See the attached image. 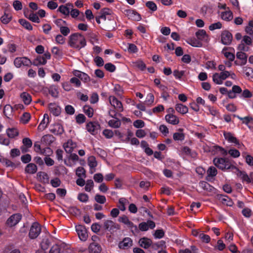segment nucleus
Wrapping results in <instances>:
<instances>
[{
    "mask_svg": "<svg viewBox=\"0 0 253 253\" xmlns=\"http://www.w3.org/2000/svg\"><path fill=\"white\" fill-rule=\"evenodd\" d=\"M243 70L247 77L249 79L253 78V69L250 67H245L243 68Z\"/></svg>",
    "mask_w": 253,
    "mask_h": 253,
    "instance_id": "nucleus-54",
    "label": "nucleus"
},
{
    "mask_svg": "<svg viewBox=\"0 0 253 253\" xmlns=\"http://www.w3.org/2000/svg\"><path fill=\"white\" fill-rule=\"evenodd\" d=\"M84 112L89 117L91 118L93 115L94 111L89 105H85L83 107Z\"/></svg>",
    "mask_w": 253,
    "mask_h": 253,
    "instance_id": "nucleus-42",
    "label": "nucleus"
},
{
    "mask_svg": "<svg viewBox=\"0 0 253 253\" xmlns=\"http://www.w3.org/2000/svg\"><path fill=\"white\" fill-rule=\"evenodd\" d=\"M166 121L169 124L172 125H177L179 120V119L172 114H169L165 116Z\"/></svg>",
    "mask_w": 253,
    "mask_h": 253,
    "instance_id": "nucleus-21",
    "label": "nucleus"
},
{
    "mask_svg": "<svg viewBox=\"0 0 253 253\" xmlns=\"http://www.w3.org/2000/svg\"><path fill=\"white\" fill-rule=\"evenodd\" d=\"M31 119V115L30 113L25 112L23 113L22 116L21 117L20 121L21 122L24 124H26L29 122Z\"/></svg>",
    "mask_w": 253,
    "mask_h": 253,
    "instance_id": "nucleus-52",
    "label": "nucleus"
},
{
    "mask_svg": "<svg viewBox=\"0 0 253 253\" xmlns=\"http://www.w3.org/2000/svg\"><path fill=\"white\" fill-rule=\"evenodd\" d=\"M41 232V228L40 224L37 222H35L32 225L29 233V236L30 238L34 239L38 237Z\"/></svg>",
    "mask_w": 253,
    "mask_h": 253,
    "instance_id": "nucleus-6",
    "label": "nucleus"
},
{
    "mask_svg": "<svg viewBox=\"0 0 253 253\" xmlns=\"http://www.w3.org/2000/svg\"><path fill=\"white\" fill-rule=\"evenodd\" d=\"M88 250L90 253H100L101 248L98 244L93 243L90 244Z\"/></svg>",
    "mask_w": 253,
    "mask_h": 253,
    "instance_id": "nucleus-28",
    "label": "nucleus"
},
{
    "mask_svg": "<svg viewBox=\"0 0 253 253\" xmlns=\"http://www.w3.org/2000/svg\"><path fill=\"white\" fill-rule=\"evenodd\" d=\"M185 136L183 133L175 132L173 133V138L175 141H182L184 139Z\"/></svg>",
    "mask_w": 253,
    "mask_h": 253,
    "instance_id": "nucleus-62",
    "label": "nucleus"
},
{
    "mask_svg": "<svg viewBox=\"0 0 253 253\" xmlns=\"http://www.w3.org/2000/svg\"><path fill=\"white\" fill-rule=\"evenodd\" d=\"M152 243V242L151 239L145 237L140 239L139 241L140 246L145 249L149 248Z\"/></svg>",
    "mask_w": 253,
    "mask_h": 253,
    "instance_id": "nucleus-25",
    "label": "nucleus"
},
{
    "mask_svg": "<svg viewBox=\"0 0 253 253\" xmlns=\"http://www.w3.org/2000/svg\"><path fill=\"white\" fill-rule=\"evenodd\" d=\"M76 230L80 239L82 241L86 240L88 234L86 228L84 226L78 225L76 226Z\"/></svg>",
    "mask_w": 253,
    "mask_h": 253,
    "instance_id": "nucleus-11",
    "label": "nucleus"
},
{
    "mask_svg": "<svg viewBox=\"0 0 253 253\" xmlns=\"http://www.w3.org/2000/svg\"><path fill=\"white\" fill-rule=\"evenodd\" d=\"M219 200L224 205L228 206L231 207L233 204V202L232 200L226 195H220L218 197Z\"/></svg>",
    "mask_w": 253,
    "mask_h": 253,
    "instance_id": "nucleus-26",
    "label": "nucleus"
},
{
    "mask_svg": "<svg viewBox=\"0 0 253 253\" xmlns=\"http://www.w3.org/2000/svg\"><path fill=\"white\" fill-rule=\"evenodd\" d=\"M58 11L65 15H68L70 13L69 8L65 5H61L58 9Z\"/></svg>",
    "mask_w": 253,
    "mask_h": 253,
    "instance_id": "nucleus-61",
    "label": "nucleus"
},
{
    "mask_svg": "<svg viewBox=\"0 0 253 253\" xmlns=\"http://www.w3.org/2000/svg\"><path fill=\"white\" fill-rule=\"evenodd\" d=\"M232 40V36L230 32L228 31H224L222 33L221 40L223 44H229L231 43Z\"/></svg>",
    "mask_w": 253,
    "mask_h": 253,
    "instance_id": "nucleus-16",
    "label": "nucleus"
},
{
    "mask_svg": "<svg viewBox=\"0 0 253 253\" xmlns=\"http://www.w3.org/2000/svg\"><path fill=\"white\" fill-rule=\"evenodd\" d=\"M73 74L75 77L79 78L84 83H87L90 81V77L85 73L78 70H75L74 71Z\"/></svg>",
    "mask_w": 253,
    "mask_h": 253,
    "instance_id": "nucleus-17",
    "label": "nucleus"
},
{
    "mask_svg": "<svg viewBox=\"0 0 253 253\" xmlns=\"http://www.w3.org/2000/svg\"><path fill=\"white\" fill-rule=\"evenodd\" d=\"M243 157H245L246 163L251 166H253V157L250 155H246L244 153L242 154Z\"/></svg>",
    "mask_w": 253,
    "mask_h": 253,
    "instance_id": "nucleus-64",
    "label": "nucleus"
},
{
    "mask_svg": "<svg viewBox=\"0 0 253 253\" xmlns=\"http://www.w3.org/2000/svg\"><path fill=\"white\" fill-rule=\"evenodd\" d=\"M212 81L217 84H221L223 83V80L221 79L220 75L216 73L212 75Z\"/></svg>",
    "mask_w": 253,
    "mask_h": 253,
    "instance_id": "nucleus-49",
    "label": "nucleus"
},
{
    "mask_svg": "<svg viewBox=\"0 0 253 253\" xmlns=\"http://www.w3.org/2000/svg\"><path fill=\"white\" fill-rule=\"evenodd\" d=\"M225 57L228 59L230 61H233L235 59V55L233 53L227 51L226 48H224L222 51Z\"/></svg>",
    "mask_w": 253,
    "mask_h": 253,
    "instance_id": "nucleus-46",
    "label": "nucleus"
},
{
    "mask_svg": "<svg viewBox=\"0 0 253 253\" xmlns=\"http://www.w3.org/2000/svg\"><path fill=\"white\" fill-rule=\"evenodd\" d=\"M175 110L177 112L181 114H185L188 111V107L182 104H176Z\"/></svg>",
    "mask_w": 253,
    "mask_h": 253,
    "instance_id": "nucleus-33",
    "label": "nucleus"
},
{
    "mask_svg": "<svg viewBox=\"0 0 253 253\" xmlns=\"http://www.w3.org/2000/svg\"><path fill=\"white\" fill-rule=\"evenodd\" d=\"M20 97L25 105L30 104L32 101L31 96L26 92H22L20 95Z\"/></svg>",
    "mask_w": 253,
    "mask_h": 253,
    "instance_id": "nucleus-27",
    "label": "nucleus"
},
{
    "mask_svg": "<svg viewBox=\"0 0 253 253\" xmlns=\"http://www.w3.org/2000/svg\"><path fill=\"white\" fill-rule=\"evenodd\" d=\"M132 244L133 242L132 239L129 237H126L122 241L119 242L118 247L120 249L127 250L131 248Z\"/></svg>",
    "mask_w": 253,
    "mask_h": 253,
    "instance_id": "nucleus-13",
    "label": "nucleus"
},
{
    "mask_svg": "<svg viewBox=\"0 0 253 253\" xmlns=\"http://www.w3.org/2000/svg\"><path fill=\"white\" fill-rule=\"evenodd\" d=\"M31 64V60L26 57H16L14 60V65L17 68L22 66H29Z\"/></svg>",
    "mask_w": 253,
    "mask_h": 253,
    "instance_id": "nucleus-8",
    "label": "nucleus"
},
{
    "mask_svg": "<svg viewBox=\"0 0 253 253\" xmlns=\"http://www.w3.org/2000/svg\"><path fill=\"white\" fill-rule=\"evenodd\" d=\"M68 44L71 47L80 49L86 45V40L82 35L76 33L70 36Z\"/></svg>",
    "mask_w": 253,
    "mask_h": 253,
    "instance_id": "nucleus-1",
    "label": "nucleus"
},
{
    "mask_svg": "<svg viewBox=\"0 0 253 253\" xmlns=\"http://www.w3.org/2000/svg\"><path fill=\"white\" fill-rule=\"evenodd\" d=\"M65 247L64 243L59 242L51 247L49 253H61Z\"/></svg>",
    "mask_w": 253,
    "mask_h": 253,
    "instance_id": "nucleus-18",
    "label": "nucleus"
},
{
    "mask_svg": "<svg viewBox=\"0 0 253 253\" xmlns=\"http://www.w3.org/2000/svg\"><path fill=\"white\" fill-rule=\"evenodd\" d=\"M214 165L222 170L235 169L231 162L227 159L223 158H215L213 160Z\"/></svg>",
    "mask_w": 253,
    "mask_h": 253,
    "instance_id": "nucleus-2",
    "label": "nucleus"
},
{
    "mask_svg": "<svg viewBox=\"0 0 253 253\" xmlns=\"http://www.w3.org/2000/svg\"><path fill=\"white\" fill-rule=\"evenodd\" d=\"M155 226V223L153 221L148 220L147 222H142L139 223L138 228L141 231H146L149 228L151 229H154Z\"/></svg>",
    "mask_w": 253,
    "mask_h": 253,
    "instance_id": "nucleus-12",
    "label": "nucleus"
},
{
    "mask_svg": "<svg viewBox=\"0 0 253 253\" xmlns=\"http://www.w3.org/2000/svg\"><path fill=\"white\" fill-rule=\"evenodd\" d=\"M104 227L111 233H113L120 229V226L111 220H107L104 222Z\"/></svg>",
    "mask_w": 253,
    "mask_h": 253,
    "instance_id": "nucleus-4",
    "label": "nucleus"
},
{
    "mask_svg": "<svg viewBox=\"0 0 253 253\" xmlns=\"http://www.w3.org/2000/svg\"><path fill=\"white\" fill-rule=\"evenodd\" d=\"M50 245V242L49 241L48 238L46 237L43 238L41 243V248L43 250H46L48 249Z\"/></svg>",
    "mask_w": 253,
    "mask_h": 253,
    "instance_id": "nucleus-43",
    "label": "nucleus"
},
{
    "mask_svg": "<svg viewBox=\"0 0 253 253\" xmlns=\"http://www.w3.org/2000/svg\"><path fill=\"white\" fill-rule=\"evenodd\" d=\"M88 164L90 169H93L97 166V162L94 157L90 156L88 159Z\"/></svg>",
    "mask_w": 253,
    "mask_h": 253,
    "instance_id": "nucleus-55",
    "label": "nucleus"
},
{
    "mask_svg": "<svg viewBox=\"0 0 253 253\" xmlns=\"http://www.w3.org/2000/svg\"><path fill=\"white\" fill-rule=\"evenodd\" d=\"M134 67L139 69L141 71H144L146 68L145 64L141 60H137L132 62Z\"/></svg>",
    "mask_w": 253,
    "mask_h": 253,
    "instance_id": "nucleus-32",
    "label": "nucleus"
},
{
    "mask_svg": "<svg viewBox=\"0 0 253 253\" xmlns=\"http://www.w3.org/2000/svg\"><path fill=\"white\" fill-rule=\"evenodd\" d=\"M239 175L242 179L243 182H245L247 183H250L251 182L252 179L251 174L249 176L246 172L240 171L239 172Z\"/></svg>",
    "mask_w": 253,
    "mask_h": 253,
    "instance_id": "nucleus-34",
    "label": "nucleus"
},
{
    "mask_svg": "<svg viewBox=\"0 0 253 253\" xmlns=\"http://www.w3.org/2000/svg\"><path fill=\"white\" fill-rule=\"evenodd\" d=\"M185 73L184 71H178L175 70L173 71V74L175 79L181 80L182 76Z\"/></svg>",
    "mask_w": 253,
    "mask_h": 253,
    "instance_id": "nucleus-60",
    "label": "nucleus"
},
{
    "mask_svg": "<svg viewBox=\"0 0 253 253\" xmlns=\"http://www.w3.org/2000/svg\"><path fill=\"white\" fill-rule=\"evenodd\" d=\"M95 201L101 204H103L106 202V199L104 196L96 194L95 196Z\"/></svg>",
    "mask_w": 253,
    "mask_h": 253,
    "instance_id": "nucleus-63",
    "label": "nucleus"
},
{
    "mask_svg": "<svg viewBox=\"0 0 253 253\" xmlns=\"http://www.w3.org/2000/svg\"><path fill=\"white\" fill-rule=\"evenodd\" d=\"M127 203V200L124 198H121L119 200L118 208L122 211H124L126 210L125 205Z\"/></svg>",
    "mask_w": 253,
    "mask_h": 253,
    "instance_id": "nucleus-53",
    "label": "nucleus"
},
{
    "mask_svg": "<svg viewBox=\"0 0 253 253\" xmlns=\"http://www.w3.org/2000/svg\"><path fill=\"white\" fill-rule=\"evenodd\" d=\"M187 43L194 47H201L202 46V42L194 38L188 39Z\"/></svg>",
    "mask_w": 253,
    "mask_h": 253,
    "instance_id": "nucleus-41",
    "label": "nucleus"
},
{
    "mask_svg": "<svg viewBox=\"0 0 253 253\" xmlns=\"http://www.w3.org/2000/svg\"><path fill=\"white\" fill-rule=\"evenodd\" d=\"M49 123V117L47 114H44L43 115V117L40 123V125L38 126V129L40 130H44L47 126L48 124Z\"/></svg>",
    "mask_w": 253,
    "mask_h": 253,
    "instance_id": "nucleus-24",
    "label": "nucleus"
},
{
    "mask_svg": "<svg viewBox=\"0 0 253 253\" xmlns=\"http://www.w3.org/2000/svg\"><path fill=\"white\" fill-rule=\"evenodd\" d=\"M64 131L63 126L60 124H55L50 128V131L55 135L61 134L63 133Z\"/></svg>",
    "mask_w": 253,
    "mask_h": 253,
    "instance_id": "nucleus-19",
    "label": "nucleus"
},
{
    "mask_svg": "<svg viewBox=\"0 0 253 253\" xmlns=\"http://www.w3.org/2000/svg\"><path fill=\"white\" fill-rule=\"evenodd\" d=\"M199 186L203 189L208 191H211L213 189L212 186H211L208 182L204 181L200 182Z\"/></svg>",
    "mask_w": 253,
    "mask_h": 253,
    "instance_id": "nucleus-44",
    "label": "nucleus"
},
{
    "mask_svg": "<svg viewBox=\"0 0 253 253\" xmlns=\"http://www.w3.org/2000/svg\"><path fill=\"white\" fill-rule=\"evenodd\" d=\"M12 16L9 14L4 13L0 18L1 22L4 24H8L11 20Z\"/></svg>",
    "mask_w": 253,
    "mask_h": 253,
    "instance_id": "nucleus-47",
    "label": "nucleus"
},
{
    "mask_svg": "<svg viewBox=\"0 0 253 253\" xmlns=\"http://www.w3.org/2000/svg\"><path fill=\"white\" fill-rule=\"evenodd\" d=\"M27 17L30 20L33 22L37 23H39L40 22V20L37 14L34 12H31Z\"/></svg>",
    "mask_w": 253,
    "mask_h": 253,
    "instance_id": "nucleus-50",
    "label": "nucleus"
},
{
    "mask_svg": "<svg viewBox=\"0 0 253 253\" xmlns=\"http://www.w3.org/2000/svg\"><path fill=\"white\" fill-rule=\"evenodd\" d=\"M223 135L225 139L229 143H232L235 144L238 148L242 149L244 147V145L242 143H240L237 139L234 136L233 134L229 132H224Z\"/></svg>",
    "mask_w": 253,
    "mask_h": 253,
    "instance_id": "nucleus-7",
    "label": "nucleus"
},
{
    "mask_svg": "<svg viewBox=\"0 0 253 253\" xmlns=\"http://www.w3.org/2000/svg\"><path fill=\"white\" fill-rule=\"evenodd\" d=\"M109 100L111 106H112L117 111L121 112L123 111V106L122 102L118 100L115 96H109Z\"/></svg>",
    "mask_w": 253,
    "mask_h": 253,
    "instance_id": "nucleus-10",
    "label": "nucleus"
},
{
    "mask_svg": "<svg viewBox=\"0 0 253 253\" xmlns=\"http://www.w3.org/2000/svg\"><path fill=\"white\" fill-rule=\"evenodd\" d=\"M178 253H199V250L195 246H191L190 248L180 250Z\"/></svg>",
    "mask_w": 253,
    "mask_h": 253,
    "instance_id": "nucleus-36",
    "label": "nucleus"
},
{
    "mask_svg": "<svg viewBox=\"0 0 253 253\" xmlns=\"http://www.w3.org/2000/svg\"><path fill=\"white\" fill-rule=\"evenodd\" d=\"M118 221L120 222L123 223L125 225H126L127 227L130 229L131 231H137L138 228L136 225H134L132 222H131L127 216L125 215H123L121 216H120Z\"/></svg>",
    "mask_w": 253,
    "mask_h": 253,
    "instance_id": "nucleus-3",
    "label": "nucleus"
},
{
    "mask_svg": "<svg viewBox=\"0 0 253 253\" xmlns=\"http://www.w3.org/2000/svg\"><path fill=\"white\" fill-rule=\"evenodd\" d=\"M49 109L50 112L55 116H58L60 114V108L55 104L50 103Z\"/></svg>",
    "mask_w": 253,
    "mask_h": 253,
    "instance_id": "nucleus-30",
    "label": "nucleus"
},
{
    "mask_svg": "<svg viewBox=\"0 0 253 253\" xmlns=\"http://www.w3.org/2000/svg\"><path fill=\"white\" fill-rule=\"evenodd\" d=\"M217 171L216 169L214 167H210L207 170V174L209 177H212L217 174Z\"/></svg>",
    "mask_w": 253,
    "mask_h": 253,
    "instance_id": "nucleus-51",
    "label": "nucleus"
},
{
    "mask_svg": "<svg viewBox=\"0 0 253 253\" xmlns=\"http://www.w3.org/2000/svg\"><path fill=\"white\" fill-rule=\"evenodd\" d=\"M6 133L10 138H14L19 134L18 130L16 128H9L6 130Z\"/></svg>",
    "mask_w": 253,
    "mask_h": 253,
    "instance_id": "nucleus-39",
    "label": "nucleus"
},
{
    "mask_svg": "<svg viewBox=\"0 0 253 253\" xmlns=\"http://www.w3.org/2000/svg\"><path fill=\"white\" fill-rule=\"evenodd\" d=\"M37 171V166L33 163H30L25 168L26 172L30 174H34Z\"/></svg>",
    "mask_w": 253,
    "mask_h": 253,
    "instance_id": "nucleus-31",
    "label": "nucleus"
},
{
    "mask_svg": "<svg viewBox=\"0 0 253 253\" xmlns=\"http://www.w3.org/2000/svg\"><path fill=\"white\" fill-rule=\"evenodd\" d=\"M121 122L118 119H112L108 122L110 126L114 128H118L121 126Z\"/></svg>",
    "mask_w": 253,
    "mask_h": 253,
    "instance_id": "nucleus-48",
    "label": "nucleus"
},
{
    "mask_svg": "<svg viewBox=\"0 0 253 253\" xmlns=\"http://www.w3.org/2000/svg\"><path fill=\"white\" fill-rule=\"evenodd\" d=\"M227 153L234 158H238L240 155V152L235 149H230L227 152Z\"/></svg>",
    "mask_w": 253,
    "mask_h": 253,
    "instance_id": "nucleus-58",
    "label": "nucleus"
},
{
    "mask_svg": "<svg viewBox=\"0 0 253 253\" xmlns=\"http://www.w3.org/2000/svg\"><path fill=\"white\" fill-rule=\"evenodd\" d=\"M19 23L23 26L25 29L28 30H32L33 27L30 22L26 20L25 19H20L19 20Z\"/></svg>",
    "mask_w": 253,
    "mask_h": 253,
    "instance_id": "nucleus-45",
    "label": "nucleus"
},
{
    "mask_svg": "<svg viewBox=\"0 0 253 253\" xmlns=\"http://www.w3.org/2000/svg\"><path fill=\"white\" fill-rule=\"evenodd\" d=\"M125 14L129 19L133 21H139L141 19L140 15L133 10H125Z\"/></svg>",
    "mask_w": 253,
    "mask_h": 253,
    "instance_id": "nucleus-15",
    "label": "nucleus"
},
{
    "mask_svg": "<svg viewBox=\"0 0 253 253\" xmlns=\"http://www.w3.org/2000/svg\"><path fill=\"white\" fill-rule=\"evenodd\" d=\"M37 177L43 183H48L49 177L46 173L43 171L39 172L37 173Z\"/></svg>",
    "mask_w": 253,
    "mask_h": 253,
    "instance_id": "nucleus-29",
    "label": "nucleus"
},
{
    "mask_svg": "<svg viewBox=\"0 0 253 253\" xmlns=\"http://www.w3.org/2000/svg\"><path fill=\"white\" fill-rule=\"evenodd\" d=\"M213 151L216 153H219L221 155L226 156L227 154V151L219 146L215 145L213 146Z\"/></svg>",
    "mask_w": 253,
    "mask_h": 253,
    "instance_id": "nucleus-40",
    "label": "nucleus"
},
{
    "mask_svg": "<svg viewBox=\"0 0 253 253\" xmlns=\"http://www.w3.org/2000/svg\"><path fill=\"white\" fill-rule=\"evenodd\" d=\"M94 187L93 181L91 179H89L86 181L84 189L87 192H90L91 189Z\"/></svg>",
    "mask_w": 253,
    "mask_h": 253,
    "instance_id": "nucleus-57",
    "label": "nucleus"
},
{
    "mask_svg": "<svg viewBox=\"0 0 253 253\" xmlns=\"http://www.w3.org/2000/svg\"><path fill=\"white\" fill-rule=\"evenodd\" d=\"M45 57L41 55L38 56L34 61V64L36 66L44 65L46 63Z\"/></svg>",
    "mask_w": 253,
    "mask_h": 253,
    "instance_id": "nucleus-38",
    "label": "nucleus"
},
{
    "mask_svg": "<svg viewBox=\"0 0 253 253\" xmlns=\"http://www.w3.org/2000/svg\"><path fill=\"white\" fill-rule=\"evenodd\" d=\"M21 219V215L20 214H14L8 218L6 223L9 226L12 227L16 225Z\"/></svg>",
    "mask_w": 253,
    "mask_h": 253,
    "instance_id": "nucleus-14",
    "label": "nucleus"
},
{
    "mask_svg": "<svg viewBox=\"0 0 253 253\" xmlns=\"http://www.w3.org/2000/svg\"><path fill=\"white\" fill-rule=\"evenodd\" d=\"M65 151L68 153H71L74 149L76 147L77 144L72 140H69L64 145Z\"/></svg>",
    "mask_w": 253,
    "mask_h": 253,
    "instance_id": "nucleus-20",
    "label": "nucleus"
},
{
    "mask_svg": "<svg viewBox=\"0 0 253 253\" xmlns=\"http://www.w3.org/2000/svg\"><path fill=\"white\" fill-rule=\"evenodd\" d=\"M76 175L79 177H85V170L82 167H78L76 169Z\"/></svg>",
    "mask_w": 253,
    "mask_h": 253,
    "instance_id": "nucleus-56",
    "label": "nucleus"
},
{
    "mask_svg": "<svg viewBox=\"0 0 253 253\" xmlns=\"http://www.w3.org/2000/svg\"><path fill=\"white\" fill-rule=\"evenodd\" d=\"M196 36L200 42H206L208 40V36L204 30H199L196 32Z\"/></svg>",
    "mask_w": 253,
    "mask_h": 253,
    "instance_id": "nucleus-22",
    "label": "nucleus"
},
{
    "mask_svg": "<svg viewBox=\"0 0 253 253\" xmlns=\"http://www.w3.org/2000/svg\"><path fill=\"white\" fill-rule=\"evenodd\" d=\"M12 113L13 108L11 105L7 104L4 106L3 108V113L7 118H9L12 116Z\"/></svg>",
    "mask_w": 253,
    "mask_h": 253,
    "instance_id": "nucleus-37",
    "label": "nucleus"
},
{
    "mask_svg": "<svg viewBox=\"0 0 253 253\" xmlns=\"http://www.w3.org/2000/svg\"><path fill=\"white\" fill-rule=\"evenodd\" d=\"M48 91L49 94L53 97L57 98L58 96L59 91L58 87L55 85H52L49 87Z\"/></svg>",
    "mask_w": 253,
    "mask_h": 253,
    "instance_id": "nucleus-35",
    "label": "nucleus"
},
{
    "mask_svg": "<svg viewBox=\"0 0 253 253\" xmlns=\"http://www.w3.org/2000/svg\"><path fill=\"white\" fill-rule=\"evenodd\" d=\"M220 16L222 19L227 21L231 20L233 18L232 11L228 7L227 10L221 13Z\"/></svg>",
    "mask_w": 253,
    "mask_h": 253,
    "instance_id": "nucleus-23",
    "label": "nucleus"
},
{
    "mask_svg": "<svg viewBox=\"0 0 253 253\" xmlns=\"http://www.w3.org/2000/svg\"><path fill=\"white\" fill-rule=\"evenodd\" d=\"M236 57L240 61H235L234 64L236 65L242 66L246 64L248 58V55L246 53L244 52L238 51L236 53Z\"/></svg>",
    "mask_w": 253,
    "mask_h": 253,
    "instance_id": "nucleus-9",
    "label": "nucleus"
},
{
    "mask_svg": "<svg viewBox=\"0 0 253 253\" xmlns=\"http://www.w3.org/2000/svg\"><path fill=\"white\" fill-rule=\"evenodd\" d=\"M154 101V96L153 94L150 93H148L146 96L145 103L148 105H152Z\"/></svg>",
    "mask_w": 253,
    "mask_h": 253,
    "instance_id": "nucleus-59",
    "label": "nucleus"
},
{
    "mask_svg": "<svg viewBox=\"0 0 253 253\" xmlns=\"http://www.w3.org/2000/svg\"><path fill=\"white\" fill-rule=\"evenodd\" d=\"M100 128V125L97 122H89L86 125V130L93 135L98 133Z\"/></svg>",
    "mask_w": 253,
    "mask_h": 253,
    "instance_id": "nucleus-5",
    "label": "nucleus"
}]
</instances>
